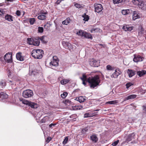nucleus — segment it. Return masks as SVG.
<instances>
[{"label": "nucleus", "mask_w": 146, "mask_h": 146, "mask_svg": "<svg viewBox=\"0 0 146 146\" xmlns=\"http://www.w3.org/2000/svg\"><path fill=\"white\" fill-rule=\"evenodd\" d=\"M53 59L50 63V66H57L58 65V60L57 59V56H53Z\"/></svg>", "instance_id": "0eeeda50"}, {"label": "nucleus", "mask_w": 146, "mask_h": 146, "mask_svg": "<svg viewBox=\"0 0 146 146\" xmlns=\"http://www.w3.org/2000/svg\"><path fill=\"white\" fill-rule=\"evenodd\" d=\"M9 82H12L11 81H10Z\"/></svg>", "instance_id": "0e129e2a"}, {"label": "nucleus", "mask_w": 146, "mask_h": 146, "mask_svg": "<svg viewBox=\"0 0 146 146\" xmlns=\"http://www.w3.org/2000/svg\"><path fill=\"white\" fill-rule=\"evenodd\" d=\"M99 110V109H97L96 110H95L93 111H91V113L93 114V116L95 115H96V113L94 112L95 111H98Z\"/></svg>", "instance_id": "de8ad7c7"}, {"label": "nucleus", "mask_w": 146, "mask_h": 146, "mask_svg": "<svg viewBox=\"0 0 146 146\" xmlns=\"http://www.w3.org/2000/svg\"><path fill=\"white\" fill-rule=\"evenodd\" d=\"M44 27L45 29H48V24L47 23L44 25Z\"/></svg>", "instance_id": "bf43d9fd"}, {"label": "nucleus", "mask_w": 146, "mask_h": 146, "mask_svg": "<svg viewBox=\"0 0 146 146\" xmlns=\"http://www.w3.org/2000/svg\"><path fill=\"white\" fill-rule=\"evenodd\" d=\"M121 73V72L119 69H116L115 72L111 75V78H117L120 74Z\"/></svg>", "instance_id": "9d476101"}, {"label": "nucleus", "mask_w": 146, "mask_h": 146, "mask_svg": "<svg viewBox=\"0 0 146 146\" xmlns=\"http://www.w3.org/2000/svg\"><path fill=\"white\" fill-rule=\"evenodd\" d=\"M49 119V117L48 116L44 117L40 121L41 123H45Z\"/></svg>", "instance_id": "72a5a7b5"}, {"label": "nucleus", "mask_w": 146, "mask_h": 146, "mask_svg": "<svg viewBox=\"0 0 146 146\" xmlns=\"http://www.w3.org/2000/svg\"><path fill=\"white\" fill-rule=\"evenodd\" d=\"M51 137H48L47 138V140L46 141V143H48L49 142V141L51 140Z\"/></svg>", "instance_id": "603ef678"}, {"label": "nucleus", "mask_w": 146, "mask_h": 146, "mask_svg": "<svg viewBox=\"0 0 146 146\" xmlns=\"http://www.w3.org/2000/svg\"><path fill=\"white\" fill-rule=\"evenodd\" d=\"M3 98H7L8 97L7 95L5 94H4L3 95L1 96H3Z\"/></svg>", "instance_id": "6e6d98bb"}, {"label": "nucleus", "mask_w": 146, "mask_h": 146, "mask_svg": "<svg viewBox=\"0 0 146 146\" xmlns=\"http://www.w3.org/2000/svg\"><path fill=\"white\" fill-rule=\"evenodd\" d=\"M13 0H7V1H13Z\"/></svg>", "instance_id": "e2e57ef3"}, {"label": "nucleus", "mask_w": 146, "mask_h": 146, "mask_svg": "<svg viewBox=\"0 0 146 146\" xmlns=\"http://www.w3.org/2000/svg\"><path fill=\"white\" fill-rule=\"evenodd\" d=\"M74 6L77 8H83L84 5L82 4H80L78 3H76L74 4Z\"/></svg>", "instance_id": "f704fd0d"}, {"label": "nucleus", "mask_w": 146, "mask_h": 146, "mask_svg": "<svg viewBox=\"0 0 146 146\" xmlns=\"http://www.w3.org/2000/svg\"><path fill=\"white\" fill-rule=\"evenodd\" d=\"M40 14H41L44 15H46V14H47V11H45L43 10L40 11Z\"/></svg>", "instance_id": "09e8293b"}, {"label": "nucleus", "mask_w": 146, "mask_h": 146, "mask_svg": "<svg viewBox=\"0 0 146 146\" xmlns=\"http://www.w3.org/2000/svg\"><path fill=\"white\" fill-rule=\"evenodd\" d=\"M38 31V32L42 33L43 31V28L42 27H39Z\"/></svg>", "instance_id": "a18cd8bd"}, {"label": "nucleus", "mask_w": 146, "mask_h": 146, "mask_svg": "<svg viewBox=\"0 0 146 146\" xmlns=\"http://www.w3.org/2000/svg\"><path fill=\"white\" fill-rule=\"evenodd\" d=\"M63 46L66 49H68L69 50H71L72 45L71 44L68 43L67 42H64L63 43Z\"/></svg>", "instance_id": "2eb2a0df"}, {"label": "nucleus", "mask_w": 146, "mask_h": 146, "mask_svg": "<svg viewBox=\"0 0 146 146\" xmlns=\"http://www.w3.org/2000/svg\"><path fill=\"white\" fill-rule=\"evenodd\" d=\"M75 108L76 110H80V108H79V107L78 106L75 107Z\"/></svg>", "instance_id": "680f3d73"}, {"label": "nucleus", "mask_w": 146, "mask_h": 146, "mask_svg": "<svg viewBox=\"0 0 146 146\" xmlns=\"http://www.w3.org/2000/svg\"><path fill=\"white\" fill-rule=\"evenodd\" d=\"M62 1L61 0H58L56 2V3L57 5H58Z\"/></svg>", "instance_id": "13d9d810"}, {"label": "nucleus", "mask_w": 146, "mask_h": 146, "mask_svg": "<svg viewBox=\"0 0 146 146\" xmlns=\"http://www.w3.org/2000/svg\"><path fill=\"white\" fill-rule=\"evenodd\" d=\"M80 78L82 81L83 84L86 86V83L88 82L89 83L91 88H94L98 85L100 82L99 77L98 75L95 76L93 77L87 78L86 76L84 74Z\"/></svg>", "instance_id": "f257e3e1"}, {"label": "nucleus", "mask_w": 146, "mask_h": 146, "mask_svg": "<svg viewBox=\"0 0 146 146\" xmlns=\"http://www.w3.org/2000/svg\"><path fill=\"white\" fill-rule=\"evenodd\" d=\"M121 13L123 15H125L130 13V10L129 9L123 10L122 11Z\"/></svg>", "instance_id": "7c9ffc66"}, {"label": "nucleus", "mask_w": 146, "mask_h": 146, "mask_svg": "<svg viewBox=\"0 0 146 146\" xmlns=\"http://www.w3.org/2000/svg\"><path fill=\"white\" fill-rule=\"evenodd\" d=\"M146 73V71L145 70H142L141 71H138L137 74L140 77H141L145 74Z\"/></svg>", "instance_id": "5701e85b"}, {"label": "nucleus", "mask_w": 146, "mask_h": 146, "mask_svg": "<svg viewBox=\"0 0 146 146\" xmlns=\"http://www.w3.org/2000/svg\"><path fill=\"white\" fill-rule=\"evenodd\" d=\"M22 102L24 104L28 105L32 108H36L38 107V105L36 104L27 100H24Z\"/></svg>", "instance_id": "39448f33"}, {"label": "nucleus", "mask_w": 146, "mask_h": 146, "mask_svg": "<svg viewBox=\"0 0 146 146\" xmlns=\"http://www.w3.org/2000/svg\"><path fill=\"white\" fill-rule=\"evenodd\" d=\"M128 76L129 77H131L135 74V72L133 70L128 69L127 72Z\"/></svg>", "instance_id": "a211bd4d"}, {"label": "nucleus", "mask_w": 146, "mask_h": 146, "mask_svg": "<svg viewBox=\"0 0 146 146\" xmlns=\"http://www.w3.org/2000/svg\"><path fill=\"white\" fill-rule=\"evenodd\" d=\"M21 52H19L16 54V57L17 59L20 61H23L24 60V57L21 55Z\"/></svg>", "instance_id": "ddd939ff"}, {"label": "nucleus", "mask_w": 146, "mask_h": 146, "mask_svg": "<svg viewBox=\"0 0 146 146\" xmlns=\"http://www.w3.org/2000/svg\"><path fill=\"white\" fill-rule=\"evenodd\" d=\"M29 74L30 75H32L33 74L35 75L36 74V72L34 71L29 70Z\"/></svg>", "instance_id": "49530a36"}, {"label": "nucleus", "mask_w": 146, "mask_h": 146, "mask_svg": "<svg viewBox=\"0 0 146 146\" xmlns=\"http://www.w3.org/2000/svg\"><path fill=\"white\" fill-rule=\"evenodd\" d=\"M139 18V16L138 15L136 11H134L132 19L133 20H135Z\"/></svg>", "instance_id": "aec40b11"}, {"label": "nucleus", "mask_w": 146, "mask_h": 146, "mask_svg": "<svg viewBox=\"0 0 146 146\" xmlns=\"http://www.w3.org/2000/svg\"><path fill=\"white\" fill-rule=\"evenodd\" d=\"M133 29V28L132 27H128V30L127 31H131Z\"/></svg>", "instance_id": "4d7b16f0"}, {"label": "nucleus", "mask_w": 146, "mask_h": 146, "mask_svg": "<svg viewBox=\"0 0 146 146\" xmlns=\"http://www.w3.org/2000/svg\"><path fill=\"white\" fill-rule=\"evenodd\" d=\"M106 68L108 70L113 71L114 70L115 68L113 66L108 65L106 66Z\"/></svg>", "instance_id": "a878e982"}, {"label": "nucleus", "mask_w": 146, "mask_h": 146, "mask_svg": "<svg viewBox=\"0 0 146 146\" xmlns=\"http://www.w3.org/2000/svg\"><path fill=\"white\" fill-rule=\"evenodd\" d=\"M39 41L40 40L41 42L44 43H46V42L44 40V36H42L41 37H38Z\"/></svg>", "instance_id": "58836bf2"}, {"label": "nucleus", "mask_w": 146, "mask_h": 146, "mask_svg": "<svg viewBox=\"0 0 146 146\" xmlns=\"http://www.w3.org/2000/svg\"><path fill=\"white\" fill-rule=\"evenodd\" d=\"M6 85V82L5 80H2L0 81V86L2 88L5 86Z\"/></svg>", "instance_id": "c85d7f7f"}, {"label": "nucleus", "mask_w": 146, "mask_h": 146, "mask_svg": "<svg viewBox=\"0 0 146 146\" xmlns=\"http://www.w3.org/2000/svg\"><path fill=\"white\" fill-rule=\"evenodd\" d=\"M134 57L133 59V61L135 62H137L142 61L144 59V58L138 55L134 54Z\"/></svg>", "instance_id": "6e6552de"}, {"label": "nucleus", "mask_w": 146, "mask_h": 146, "mask_svg": "<svg viewBox=\"0 0 146 146\" xmlns=\"http://www.w3.org/2000/svg\"><path fill=\"white\" fill-rule=\"evenodd\" d=\"M68 95V93L66 92H64L61 95V97L63 98H65Z\"/></svg>", "instance_id": "79ce46f5"}, {"label": "nucleus", "mask_w": 146, "mask_h": 146, "mask_svg": "<svg viewBox=\"0 0 146 146\" xmlns=\"http://www.w3.org/2000/svg\"><path fill=\"white\" fill-rule=\"evenodd\" d=\"M56 125V123H51L49 125V127L50 128H53V127H54Z\"/></svg>", "instance_id": "3c124183"}, {"label": "nucleus", "mask_w": 146, "mask_h": 146, "mask_svg": "<svg viewBox=\"0 0 146 146\" xmlns=\"http://www.w3.org/2000/svg\"><path fill=\"white\" fill-rule=\"evenodd\" d=\"M119 142V140H117L116 141H114V142H113L112 143V145L113 146H116L117 145Z\"/></svg>", "instance_id": "c03bdc74"}, {"label": "nucleus", "mask_w": 146, "mask_h": 146, "mask_svg": "<svg viewBox=\"0 0 146 146\" xmlns=\"http://www.w3.org/2000/svg\"><path fill=\"white\" fill-rule=\"evenodd\" d=\"M88 127H85L82 129V131L83 133H85L88 131Z\"/></svg>", "instance_id": "5fc2aeb1"}, {"label": "nucleus", "mask_w": 146, "mask_h": 146, "mask_svg": "<svg viewBox=\"0 0 146 146\" xmlns=\"http://www.w3.org/2000/svg\"><path fill=\"white\" fill-rule=\"evenodd\" d=\"M100 61L99 60H92L90 62V64L92 66L98 67L99 66Z\"/></svg>", "instance_id": "1a4fd4ad"}, {"label": "nucleus", "mask_w": 146, "mask_h": 146, "mask_svg": "<svg viewBox=\"0 0 146 146\" xmlns=\"http://www.w3.org/2000/svg\"><path fill=\"white\" fill-rule=\"evenodd\" d=\"M16 14L18 16H19L21 15V13L19 10H17L16 13Z\"/></svg>", "instance_id": "864d4df0"}, {"label": "nucleus", "mask_w": 146, "mask_h": 146, "mask_svg": "<svg viewBox=\"0 0 146 146\" xmlns=\"http://www.w3.org/2000/svg\"><path fill=\"white\" fill-rule=\"evenodd\" d=\"M38 18L40 20H44L46 19V16L44 15L41 14L38 17Z\"/></svg>", "instance_id": "c756f323"}, {"label": "nucleus", "mask_w": 146, "mask_h": 146, "mask_svg": "<svg viewBox=\"0 0 146 146\" xmlns=\"http://www.w3.org/2000/svg\"><path fill=\"white\" fill-rule=\"evenodd\" d=\"M71 20L69 18H67L65 20L63 21L62 23L63 25H67L69 23Z\"/></svg>", "instance_id": "bb28decb"}, {"label": "nucleus", "mask_w": 146, "mask_h": 146, "mask_svg": "<svg viewBox=\"0 0 146 146\" xmlns=\"http://www.w3.org/2000/svg\"><path fill=\"white\" fill-rule=\"evenodd\" d=\"M13 17L11 15L7 14L5 16V19L8 21L12 22L13 21Z\"/></svg>", "instance_id": "dca6fc26"}, {"label": "nucleus", "mask_w": 146, "mask_h": 146, "mask_svg": "<svg viewBox=\"0 0 146 146\" xmlns=\"http://www.w3.org/2000/svg\"><path fill=\"white\" fill-rule=\"evenodd\" d=\"M137 97V95L135 94H132L128 96H127L126 98L125 101L130 100L132 99L135 98Z\"/></svg>", "instance_id": "412c9836"}, {"label": "nucleus", "mask_w": 146, "mask_h": 146, "mask_svg": "<svg viewBox=\"0 0 146 146\" xmlns=\"http://www.w3.org/2000/svg\"><path fill=\"white\" fill-rule=\"evenodd\" d=\"M12 54L11 52L7 53L4 56L5 61L8 63H11L12 61Z\"/></svg>", "instance_id": "423d86ee"}, {"label": "nucleus", "mask_w": 146, "mask_h": 146, "mask_svg": "<svg viewBox=\"0 0 146 146\" xmlns=\"http://www.w3.org/2000/svg\"><path fill=\"white\" fill-rule=\"evenodd\" d=\"M128 26L127 25L124 26L123 27V29L125 31H127Z\"/></svg>", "instance_id": "8fccbe9b"}, {"label": "nucleus", "mask_w": 146, "mask_h": 146, "mask_svg": "<svg viewBox=\"0 0 146 146\" xmlns=\"http://www.w3.org/2000/svg\"><path fill=\"white\" fill-rule=\"evenodd\" d=\"M70 80L69 79H64L61 81V83L62 84L64 85L68 82Z\"/></svg>", "instance_id": "cd10ccee"}, {"label": "nucleus", "mask_w": 146, "mask_h": 146, "mask_svg": "<svg viewBox=\"0 0 146 146\" xmlns=\"http://www.w3.org/2000/svg\"><path fill=\"white\" fill-rule=\"evenodd\" d=\"M90 139L94 143L97 142L98 140V138L96 135L95 134L92 135L91 136Z\"/></svg>", "instance_id": "f3484780"}, {"label": "nucleus", "mask_w": 146, "mask_h": 146, "mask_svg": "<svg viewBox=\"0 0 146 146\" xmlns=\"http://www.w3.org/2000/svg\"><path fill=\"white\" fill-rule=\"evenodd\" d=\"M118 102V101L117 100H115L107 102L106 103L110 104H117Z\"/></svg>", "instance_id": "c9c22d12"}, {"label": "nucleus", "mask_w": 146, "mask_h": 146, "mask_svg": "<svg viewBox=\"0 0 146 146\" xmlns=\"http://www.w3.org/2000/svg\"><path fill=\"white\" fill-rule=\"evenodd\" d=\"M33 95V91L29 89H27L24 91L23 92V96L26 98H30Z\"/></svg>", "instance_id": "20e7f679"}, {"label": "nucleus", "mask_w": 146, "mask_h": 146, "mask_svg": "<svg viewBox=\"0 0 146 146\" xmlns=\"http://www.w3.org/2000/svg\"><path fill=\"white\" fill-rule=\"evenodd\" d=\"M95 10L96 12L99 13L103 9L102 5L100 4H95Z\"/></svg>", "instance_id": "9b49d317"}, {"label": "nucleus", "mask_w": 146, "mask_h": 146, "mask_svg": "<svg viewBox=\"0 0 146 146\" xmlns=\"http://www.w3.org/2000/svg\"><path fill=\"white\" fill-rule=\"evenodd\" d=\"M144 33V29L141 26H140L138 28V35L141 36Z\"/></svg>", "instance_id": "6ab92c4d"}, {"label": "nucleus", "mask_w": 146, "mask_h": 146, "mask_svg": "<svg viewBox=\"0 0 146 146\" xmlns=\"http://www.w3.org/2000/svg\"><path fill=\"white\" fill-rule=\"evenodd\" d=\"M133 85V84L131 82H128L126 84V88H128L130 86Z\"/></svg>", "instance_id": "37998d69"}, {"label": "nucleus", "mask_w": 146, "mask_h": 146, "mask_svg": "<svg viewBox=\"0 0 146 146\" xmlns=\"http://www.w3.org/2000/svg\"><path fill=\"white\" fill-rule=\"evenodd\" d=\"M76 99L80 103L84 102L86 100V99L83 96H80L78 97V98H76Z\"/></svg>", "instance_id": "393cba45"}, {"label": "nucleus", "mask_w": 146, "mask_h": 146, "mask_svg": "<svg viewBox=\"0 0 146 146\" xmlns=\"http://www.w3.org/2000/svg\"><path fill=\"white\" fill-rule=\"evenodd\" d=\"M43 54V51L41 49H33L31 52L32 56L36 59L41 58Z\"/></svg>", "instance_id": "f03ea898"}, {"label": "nucleus", "mask_w": 146, "mask_h": 146, "mask_svg": "<svg viewBox=\"0 0 146 146\" xmlns=\"http://www.w3.org/2000/svg\"><path fill=\"white\" fill-rule=\"evenodd\" d=\"M93 114L91 113V111L85 113L84 115V117L87 118L93 117Z\"/></svg>", "instance_id": "b1692460"}, {"label": "nucleus", "mask_w": 146, "mask_h": 146, "mask_svg": "<svg viewBox=\"0 0 146 146\" xmlns=\"http://www.w3.org/2000/svg\"><path fill=\"white\" fill-rule=\"evenodd\" d=\"M135 135L134 133H132L129 134L127 137V139L126 140V142L127 143L133 139L135 138Z\"/></svg>", "instance_id": "f8f14e48"}, {"label": "nucleus", "mask_w": 146, "mask_h": 146, "mask_svg": "<svg viewBox=\"0 0 146 146\" xmlns=\"http://www.w3.org/2000/svg\"><path fill=\"white\" fill-rule=\"evenodd\" d=\"M136 1V3H137L138 5L141 6V8L144 7V3L142 1V0H137Z\"/></svg>", "instance_id": "4be33fe9"}, {"label": "nucleus", "mask_w": 146, "mask_h": 146, "mask_svg": "<svg viewBox=\"0 0 146 146\" xmlns=\"http://www.w3.org/2000/svg\"><path fill=\"white\" fill-rule=\"evenodd\" d=\"M123 0H113L114 4H118L121 2Z\"/></svg>", "instance_id": "a19ab883"}, {"label": "nucleus", "mask_w": 146, "mask_h": 146, "mask_svg": "<svg viewBox=\"0 0 146 146\" xmlns=\"http://www.w3.org/2000/svg\"><path fill=\"white\" fill-rule=\"evenodd\" d=\"M97 29H92L90 32L91 33H92L93 32H95V30H96Z\"/></svg>", "instance_id": "052dcab7"}, {"label": "nucleus", "mask_w": 146, "mask_h": 146, "mask_svg": "<svg viewBox=\"0 0 146 146\" xmlns=\"http://www.w3.org/2000/svg\"><path fill=\"white\" fill-rule=\"evenodd\" d=\"M5 14H6L5 9H0V15H3Z\"/></svg>", "instance_id": "4c0bfd02"}, {"label": "nucleus", "mask_w": 146, "mask_h": 146, "mask_svg": "<svg viewBox=\"0 0 146 146\" xmlns=\"http://www.w3.org/2000/svg\"><path fill=\"white\" fill-rule=\"evenodd\" d=\"M77 34L79 35L84 36V37L88 39H92V37L90 34L82 30L79 31L77 33Z\"/></svg>", "instance_id": "7ed1b4c3"}, {"label": "nucleus", "mask_w": 146, "mask_h": 146, "mask_svg": "<svg viewBox=\"0 0 146 146\" xmlns=\"http://www.w3.org/2000/svg\"><path fill=\"white\" fill-rule=\"evenodd\" d=\"M29 20V22L31 25H33L35 21V19L34 18H30Z\"/></svg>", "instance_id": "e433bc0d"}, {"label": "nucleus", "mask_w": 146, "mask_h": 146, "mask_svg": "<svg viewBox=\"0 0 146 146\" xmlns=\"http://www.w3.org/2000/svg\"><path fill=\"white\" fill-rule=\"evenodd\" d=\"M82 17L84 18V21H88L89 19V17L88 15H86V13H84Z\"/></svg>", "instance_id": "473e14b6"}, {"label": "nucleus", "mask_w": 146, "mask_h": 146, "mask_svg": "<svg viewBox=\"0 0 146 146\" xmlns=\"http://www.w3.org/2000/svg\"><path fill=\"white\" fill-rule=\"evenodd\" d=\"M33 45L35 46H38L40 43L38 37H36V38H33Z\"/></svg>", "instance_id": "4468645a"}, {"label": "nucleus", "mask_w": 146, "mask_h": 146, "mask_svg": "<svg viewBox=\"0 0 146 146\" xmlns=\"http://www.w3.org/2000/svg\"><path fill=\"white\" fill-rule=\"evenodd\" d=\"M68 140V137H66L63 142V144L64 145L66 144Z\"/></svg>", "instance_id": "ea45409f"}, {"label": "nucleus", "mask_w": 146, "mask_h": 146, "mask_svg": "<svg viewBox=\"0 0 146 146\" xmlns=\"http://www.w3.org/2000/svg\"><path fill=\"white\" fill-rule=\"evenodd\" d=\"M33 38H28L27 39V42L28 44L30 45H33Z\"/></svg>", "instance_id": "2f4dec72"}]
</instances>
